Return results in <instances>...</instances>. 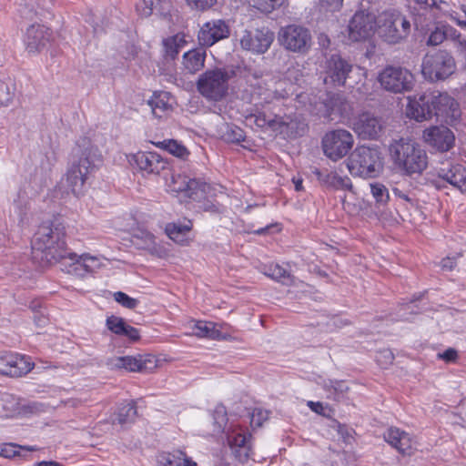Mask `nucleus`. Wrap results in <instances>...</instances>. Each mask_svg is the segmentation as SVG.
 I'll return each mask as SVG.
<instances>
[{
	"label": "nucleus",
	"instance_id": "obj_1",
	"mask_svg": "<svg viewBox=\"0 0 466 466\" xmlns=\"http://www.w3.org/2000/svg\"><path fill=\"white\" fill-rule=\"evenodd\" d=\"M101 161L97 147L88 137L80 138L73 150V160L57 185L58 190L62 195H82L89 175L97 168Z\"/></svg>",
	"mask_w": 466,
	"mask_h": 466
},
{
	"label": "nucleus",
	"instance_id": "obj_2",
	"mask_svg": "<svg viewBox=\"0 0 466 466\" xmlns=\"http://www.w3.org/2000/svg\"><path fill=\"white\" fill-rule=\"evenodd\" d=\"M389 150L395 167L403 175H421L428 167L429 157L426 150L412 139L401 137L393 140Z\"/></svg>",
	"mask_w": 466,
	"mask_h": 466
},
{
	"label": "nucleus",
	"instance_id": "obj_3",
	"mask_svg": "<svg viewBox=\"0 0 466 466\" xmlns=\"http://www.w3.org/2000/svg\"><path fill=\"white\" fill-rule=\"evenodd\" d=\"M32 250L35 258L46 264L66 258L64 229L49 223L40 225L32 239Z\"/></svg>",
	"mask_w": 466,
	"mask_h": 466
},
{
	"label": "nucleus",
	"instance_id": "obj_4",
	"mask_svg": "<svg viewBox=\"0 0 466 466\" xmlns=\"http://www.w3.org/2000/svg\"><path fill=\"white\" fill-rule=\"evenodd\" d=\"M411 25L402 13L387 10L377 15V34L387 44L397 45L408 38Z\"/></svg>",
	"mask_w": 466,
	"mask_h": 466
},
{
	"label": "nucleus",
	"instance_id": "obj_5",
	"mask_svg": "<svg viewBox=\"0 0 466 466\" xmlns=\"http://www.w3.org/2000/svg\"><path fill=\"white\" fill-rule=\"evenodd\" d=\"M347 167L352 176L370 178L381 173L383 162L377 148L360 146L350 155Z\"/></svg>",
	"mask_w": 466,
	"mask_h": 466
},
{
	"label": "nucleus",
	"instance_id": "obj_6",
	"mask_svg": "<svg viewBox=\"0 0 466 466\" xmlns=\"http://www.w3.org/2000/svg\"><path fill=\"white\" fill-rule=\"evenodd\" d=\"M246 121L250 125L254 124L258 127L269 129L289 137L302 136L306 128V125L303 122L290 116L268 115L260 111L248 116Z\"/></svg>",
	"mask_w": 466,
	"mask_h": 466
},
{
	"label": "nucleus",
	"instance_id": "obj_7",
	"mask_svg": "<svg viewBox=\"0 0 466 466\" xmlns=\"http://www.w3.org/2000/svg\"><path fill=\"white\" fill-rule=\"evenodd\" d=\"M380 87L390 94L398 95L412 91L415 86V76L406 67L387 66L377 76Z\"/></svg>",
	"mask_w": 466,
	"mask_h": 466
},
{
	"label": "nucleus",
	"instance_id": "obj_8",
	"mask_svg": "<svg viewBox=\"0 0 466 466\" xmlns=\"http://www.w3.org/2000/svg\"><path fill=\"white\" fill-rule=\"evenodd\" d=\"M230 76L223 68H215L205 71L197 81V89L209 101H220L228 90Z\"/></svg>",
	"mask_w": 466,
	"mask_h": 466
},
{
	"label": "nucleus",
	"instance_id": "obj_9",
	"mask_svg": "<svg viewBox=\"0 0 466 466\" xmlns=\"http://www.w3.org/2000/svg\"><path fill=\"white\" fill-rule=\"evenodd\" d=\"M456 69L453 56L445 50L426 55L422 61L421 73L430 81L444 80Z\"/></svg>",
	"mask_w": 466,
	"mask_h": 466
},
{
	"label": "nucleus",
	"instance_id": "obj_10",
	"mask_svg": "<svg viewBox=\"0 0 466 466\" xmlns=\"http://www.w3.org/2000/svg\"><path fill=\"white\" fill-rule=\"evenodd\" d=\"M311 34L302 25H289L279 29L278 41L286 50L306 54L311 46Z\"/></svg>",
	"mask_w": 466,
	"mask_h": 466
},
{
	"label": "nucleus",
	"instance_id": "obj_11",
	"mask_svg": "<svg viewBox=\"0 0 466 466\" xmlns=\"http://www.w3.org/2000/svg\"><path fill=\"white\" fill-rule=\"evenodd\" d=\"M354 145L352 134L342 128L334 129L325 134L322 138L324 155L332 161L344 157Z\"/></svg>",
	"mask_w": 466,
	"mask_h": 466
},
{
	"label": "nucleus",
	"instance_id": "obj_12",
	"mask_svg": "<svg viewBox=\"0 0 466 466\" xmlns=\"http://www.w3.org/2000/svg\"><path fill=\"white\" fill-rule=\"evenodd\" d=\"M54 40L52 30L44 24L30 25L24 35L25 49L30 54H38L46 49Z\"/></svg>",
	"mask_w": 466,
	"mask_h": 466
},
{
	"label": "nucleus",
	"instance_id": "obj_13",
	"mask_svg": "<svg viewBox=\"0 0 466 466\" xmlns=\"http://www.w3.org/2000/svg\"><path fill=\"white\" fill-rule=\"evenodd\" d=\"M423 141L432 149L444 153L455 145V135L444 125L431 126L423 130Z\"/></svg>",
	"mask_w": 466,
	"mask_h": 466
},
{
	"label": "nucleus",
	"instance_id": "obj_14",
	"mask_svg": "<svg viewBox=\"0 0 466 466\" xmlns=\"http://www.w3.org/2000/svg\"><path fill=\"white\" fill-rule=\"evenodd\" d=\"M354 66L339 55H332L326 62L324 83L333 86H344Z\"/></svg>",
	"mask_w": 466,
	"mask_h": 466
},
{
	"label": "nucleus",
	"instance_id": "obj_15",
	"mask_svg": "<svg viewBox=\"0 0 466 466\" xmlns=\"http://www.w3.org/2000/svg\"><path fill=\"white\" fill-rule=\"evenodd\" d=\"M348 29L350 40H365L377 32V15L365 11L356 12L349 23Z\"/></svg>",
	"mask_w": 466,
	"mask_h": 466
},
{
	"label": "nucleus",
	"instance_id": "obj_16",
	"mask_svg": "<svg viewBox=\"0 0 466 466\" xmlns=\"http://www.w3.org/2000/svg\"><path fill=\"white\" fill-rule=\"evenodd\" d=\"M274 35L268 29L244 30L239 36L244 50L255 54H264L270 47Z\"/></svg>",
	"mask_w": 466,
	"mask_h": 466
},
{
	"label": "nucleus",
	"instance_id": "obj_17",
	"mask_svg": "<svg viewBox=\"0 0 466 466\" xmlns=\"http://www.w3.org/2000/svg\"><path fill=\"white\" fill-rule=\"evenodd\" d=\"M433 116L454 125L461 117V112L458 102L447 93L433 94Z\"/></svg>",
	"mask_w": 466,
	"mask_h": 466
},
{
	"label": "nucleus",
	"instance_id": "obj_18",
	"mask_svg": "<svg viewBox=\"0 0 466 466\" xmlns=\"http://www.w3.org/2000/svg\"><path fill=\"white\" fill-rule=\"evenodd\" d=\"M34 364L28 357L13 352L0 353V373L11 377H21L27 374Z\"/></svg>",
	"mask_w": 466,
	"mask_h": 466
},
{
	"label": "nucleus",
	"instance_id": "obj_19",
	"mask_svg": "<svg viewBox=\"0 0 466 466\" xmlns=\"http://www.w3.org/2000/svg\"><path fill=\"white\" fill-rule=\"evenodd\" d=\"M167 187L173 192H185L191 198H201L209 186L200 180L181 174H172Z\"/></svg>",
	"mask_w": 466,
	"mask_h": 466
},
{
	"label": "nucleus",
	"instance_id": "obj_20",
	"mask_svg": "<svg viewBox=\"0 0 466 466\" xmlns=\"http://www.w3.org/2000/svg\"><path fill=\"white\" fill-rule=\"evenodd\" d=\"M229 34V26L224 20H212L201 26L198 34V40L201 46L209 47L217 42L228 38Z\"/></svg>",
	"mask_w": 466,
	"mask_h": 466
},
{
	"label": "nucleus",
	"instance_id": "obj_21",
	"mask_svg": "<svg viewBox=\"0 0 466 466\" xmlns=\"http://www.w3.org/2000/svg\"><path fill=\"white\" fill-rule=\"evenodd\" d=\"M432 100L433 94L409 96L406 106L407 116L419 122L431 118L433 116Z\"/></svg>",
	"mask_w": 466,
	"mask_h": 466
},
{
	"label": "nucleus",
	"instance_id": "obj_22",
	"mask_svg": "<svg viewBox=\"0 0 466 466\" xmlns=\"http://www.w3.org/2000/svg\"><path fill=\"white\" fill-rule=\"evenodd\" d=\"M110 365L127 371L143 372L153 370L156 367V361L150 355L123 356L111 359Z\"/></svg>",
	"mask_w": 466,
	"mask_h": 466
},
{
	"label": "nucleus",
	"instance_id": "obj_23",
	"mask_svg": "<svg viewBox=\"0 0 466 466\" xmlns=\"http://www.w3.org/2000/svg\"><path fill=\"white\" fill-rule=\"evenodd\" d=\"M353 130L363 139H376L382 130L381 120L370 113H362L354 121Z\"/></svg>",
	"mask_w": 466,
	"mask_h": 466
},
{
	"label": "nucleus",
	"instance_id": "obj_24",
	"mask_svg": "<svg viewBox=\"0 0 466 466\" xmlns=\"http://www.w3.org/2000/svg\"><path fill=\"white\" fill-rule=\"evenodd\" d=\"M132 160L137 168L146 174L158 175L167 167V162L155 152H137Z\"/></svg>",
	"mask_w": 466,
	"mask_h": 466
},
{
	"label": "nucleus",
	"instance_id": "obj_25",
	"mask_svg": "<svg viewBox=\"0 0 466 466\" xmlns=\"http://www.w3.org/2000/svg\"><path fill=\"white\" fill-rule=\"evenodd\" d=\"M33 412V407L22 403V400L10 393H4L0 398V415L6 418L25 416Z\"/></svg>",
	"mask_w": 466,
	"mask_h": 466
},
{
	"label": "nucleus",
	"instance_id": "obj_26",
	"mask_svg": "<svg viewBox=\"0 0 466 466\" xmlns=\"http://www.w3.org/2000/svg\"><path fill=\"white\" fill-rule=\"evenodd\" d=\"M383 438L385 441L402 454L410 455L415 443L408 432L396 427L389 428L383 433Z\"/></svg>",
	"mask_w": 466,
	"mask_h": 466
},
{
	"label": "nucleus",
	"instance_id": "obj_27",
	"mask_svg": "<svg viewBox=\"0 0 466 466\" xmlns=\"http://www.w3.org/2000/svg\"><path fill=\"white\" fill-rule=\"evenodd\" d=\"M441 178L449 182L453 187L463 191L466 187V168L461 164H451L447 167H441L438 171Z\"/></svg>",
	"mask_w": 466,
	"mask_h": 466
},
{
	"label": "nucleus",
	"instance_id": "obj_28",
	"mask_svg": "<svg viewBox=\"0 0 466 466\" xmlns=\"http://www.w3.org/2000/svg\"><path fill=\"white\" fill-rule=\"evenodd\" d=\"M249 437L250 435H246L242 431H233L228 436L235 457L241 462L246 461L250 455Z\"/></svg>",
	"mask_w": 466,
	"mask_h": 466
},
{
	"label": "nucleus",
	"instance_id": "obj_29",
	"mask_svg": "<svg viewBox=\"0 0 466 466\" xmlns=\"http://www.w3.org/2000/svg\"><path fill=\"white\" fill-rule=\"evenodd\" d=\"M174 98L168 92H155L148 100L152 113L156 117L161 118L173 109Z\"/></svg>",
	"mask_w": 466,
	"mask_h": 466
},
{
	"label": "nucleus",
	"instance_id": "obj_30",
	"mask_svg": "<svg viewBox=\"0 0 466 466\" xmlns=\"http://www.w3.org/2000/svg\"><path fill=\"white\" fill-rule=\"evenodd\" d=\"M207 52L203 48H195L183 55V67L189 74H196L205 66Z\"/></svg>",
	"mask_w": 466,
	"mask_h": 466
},
{
	"label": "nucleus",
	"instance_id": "obj_31",
	"mask_svg": "<svg viewBox=\"0 0 466 466\" xmlns=\"http://www.w3.org/2000/svg\"><path fill=\"white\" fill-rule=\"evenodd\" d=\"M192 333L199 338H208L211 339H226L227 335L218 329V324L211 321H196L192 326Z\"/></svg>",
	"mask_w": 466,
	"mask_h": 466
},
{
	"label": "nucleus",
	"instance_id": "obj_32",
	"mask_svg": "<svg viewBox=\"0 0 466 466\" xmlns=\"http://www.w3.org/2000/svg\"><path fill=\"white\" fill-rule=\"evenodd\" d=\"M158 464L159 466H197V463L182 451L160 455Z\"/></svg>",
	"mask_w": 466,
	"mask_h": 466
},
{
	"label": "nucleus",
	"instance_id": "obj_33",
	"mask_svg": "<svg viewBox=\"0 0 466 466\" xmlns=\"http://www.w3.org/2000/svg\"><path fill=\"white\" fill-rule=\"evenodd\" d=\"M263 273L267 277L284 285L289 286L294 282V277L279 264H269L264 266Z\"/></svg>",
	"mask_w": 466,
	"mask_h": 466
},
{
	"label": "nucleus",
	"instance_id": "obj_34",
	"mask_svg": "<svg viewBox=\"0 0 466 466\" xmlns=\"http://www.w3.org/2000/svg\"><path fill=\"white\" fill-rule=\"evenodd\" d=\"M154 145L183 160L187 159L189 156V151L187 147L174 139H164L162 141L154 142Z\"/></svg>",
	"mask_w": 466,
	"mask_h": 466
},
{
	"label": "nucleus",
	"instance_id": "obj_35",
	"mask_svg": "<svg viewBox=\"0 0 466 466\" xmlns=\"http://www.w3.org/2000/svg\"><path fill=\"white\" fill-rule=\"evenodd\" d=\"M137 416V410L136 402H125L118 407L116 420L120 425H126L134 422Z\"/></svg>",
	"mask_w": 466,
	"mask_h": 466
},
{
	"label": "nucleus",
	"instance_id": "obj_36",
	"mask_svg": "<svg viewBox=\"0 0 466 466\" xmlns=\"http://www.w3.org/2000/svg\"><path fill=\"white\" fill-rule=\"evenodd\" d=\"M191 229L190 222L188 224L170 223L166 226L167 235L176 242L183 241L184 237Z\"/></svg>",
	"mask_w": 466,
	"mask_h": 466
},
{
	"label": "nucleus",
	"instance_id": "obj_37",
	"mask_svg": "<svg viewBox=\"0 0 466 466\" xmlns=\"http://www.w3.org/2000/svg\"><path fill=\"white\" fill-rule=\"evenodd\" d=\"M323 388L327 392V398L339 401L343 398L344 392L348 390V387L343 381H325Z\"/></svg>",
	"mask_w": 466,
	"mask_h": 466
},
{
	"label": "nucleus",
	"instance_id": "obj_38",
	"mask_svg": "<svg viewBox=\"0 0 466 466\" xmlns=\"http://www.w3.org/2000/svg\"><path fill=\"white\" fill-rule=\"evenodd\" d=\"M36 449L34 446H20L13 443L5 444L0 448V456L5 458H14L21 456L22 451H33Z\"/></svg>",
	"mask_w": 466,
	"mask_h": 466
},
{
	"label": "nucleus",
	"instance_id": "obj_39",
	"mask_svg": "<svg viewBox=\"0 0 466 466\" xmlns=\"http://www.w3.org/2000/svg\"><path fill=\"white\" fill-rule=\"evenodd\" d=\"M66 258H69L71 263V269L70 272L79 276L84 277L86 274H88L87 271H86V268H84L83 263V255H77L76 253H71L66 251Z\"/></svg>",
	"mask_w": 466,
	"mask_h": 466
},
{
	"label": "nucleus",
	"instance_id": "obj_40",
	"mask_svg": "<svg viewBox=\"0 0 466 466\" xmlns=\"http://www.w3.org/2000/svg\"><path fill=\"white\" fill-rule=\"evenodd\" d=\"M370 192L374 199L378 204L384 205L390 198L388 188L381 183H371L370 184Z\"/></svg>",
	"mask_w": 466,
	"mask_h": 466
},
{
	"label": "nucleus",
	"instance_id": "obj_41",
	"mask_svg": "<svg viewBox=\"0 0 466 466\" xmlns=\"http://www.w3.org/2000/svg\"><path fill=\"white\" fill-rule=\"evenodd\" d=\"M248 2L251 6L263 13H270L276 7L280 6L283 0H248Z\"/></svg>",
	"mask_w": 466,
	"mask_h": 466
},
{
	"label": "nucleus",
	"instance_id": "obj_42",
	"mask_svg": "<svg viewBox=\"0 0 466 466\" xmlns=\"http://www.w3.org/2000/svg\"><path fill=\"white\" fill-rule=\"evenodd\" d=\"M52 0H35V15L40 16L41 19H48L52 16Z\"/></svg>",
	"mask_w": 466,
	"mask_h": 466
},
{
	"label": "nucleus",
	"instance_id": "obj_43",
	"mask_svg": "<svg viewBox=\"0 0 466 466\" xmlns=\"http://www.w3.org/2000/svg\"><path fill=\"white\" fill-rule=\"evenodd\" d=\"M444 40H446L445 27L444 25H441L436 26L435 29L431 32L427 45L432 46H439Z\"/></svg>",
	"mask_w": 466,
	"mask_h": 466
},
{
	"label": "nucleus",
	"instance_id": "obj_44",
	"mask_svg": "<svg viewBox=\"0 0 466 466\" xmlns=\"http://www.w3.org/2000/svg\"><path fill=\"white\" fill-rule=\"evenodd\" d=\"M127 323L122 318L111 316L106 319L107 329L116 335H122Z\"/></svg>",
	"mask_w": 466,
	"mask_h": 466
},
{
	"label": "nucleus",
	"instance_id": "obj_45",
	"mask_svg": "<svg viewBox=\"0 0 466 466\" xmlns=\"http://www.w3.org/2000/svg\"><path fill=\"white\" fill-rule=\"evenodd\" d=\"M224 139L232 143H239L244 141L245 135L241 128L238 127L227 126V131L223 136Z\"/></svg>",
	"mask_w": 466,
	"mask_h": 466
},
{
	"label": "nucleus",
	"instance_id": "obj_46",
	"mask_svg": "<svg viewBox=\"0 0 466 466\" xmlns=\"http://www.w3.org/2000/svg\"><path fill=\"white\" fill-rule=\"evenodd\" d=\"M14 97V88L8 83L0 81V105L7 106Z\"/></svg>",
	"mask_w": 466,
	"mask_h": 466
},
{
	"label": "nucleus",
	"instance_id": "obj_47",
	"mask_svg": "<svg viewBox=\"0 0 466 466\" xmlns=\"http://www.w3.org/2000/svg\"><path fill=\"white\" fill-rule=\"evenodd\" d=\"M134 237L137 239H140L143 243V248L147 249H154L156 247V238L155 236L147 231V230H139L137 233L134 235Z\"/></svg>",
	"mask_w": 466,
	"mask_h": 466
},
{
	"label": "nucleus",
	"instance_id": "obj_48",
	"mask_svg": "<svg viewBox=\"0 0 466 466\" xmlns=\"http://www.w3.org/2000/svg\"><path fill=\"white\" fill-rule=\"evenodd\" d=\"M114 299L116 302L121 304L123 307L133 309L137 308L138 305V300L136 299H133L127 295L126 293L122 291H117L114 293Z\"/></svg>",
	"mask_w": 466,
	"mask_h": 466
},
{
	"label": "nucleus",
	"instance_id": "obj_49",
	"mask_svg": "<svg viewBox=\"0 0 466 466\" xmlns=\"http://www.w3.org/2000/svg\"><path fill=\"white\" fill-rule=\"evenodd\" d=\"M83 255V263L84 268L87 273H94L98 268H100L102 263L99 258L91 256L89 254H82Z\"/></svg>",
	"mask_w": 466,
	"mask_h": 466
},
{
	"label": "nucleus",
	"instance_id": "obj_50",
	"mask_svg": "<svg viewBox=\"0 0 466 466\" xmlns=\"http://www.w3.org/2000/svg\"><path fill=\"white\" fill-rule=\"evenodd\" d=\"M268 418V411L260 408H255L250 415L252 426L260 427Z\"/></svg>",
	"mask_w": 466,
	"mask_h": 466
},
{
	"label": "nucleus",
	"instance_id": "obj_51",
	"mask_svg": "<svg viewBox=\"0 0 466 466\" xmlns=\"http://www.w3.org/2000/svg\"><path fill=\"white\" fill-rule=\"evenodd\" d=\"M165 53L167 56H169L171 59H174L178 52H179V46L177 43V37H168L163 41Z\"/></svg>",
	"mask_w": 466,
	"mask_h": 466
},
{
	"label": "nucleus",
	"instance_id": "obj_52",
	"mask_svg": "<svg viewBox=\"0 0 466 466\" xmlns=\"http://www.w3.org/2000/svg\"><path fill=\"white\" fill-rule=\"evenodd\" d=\"M313 173L317 177L318 180L321 184L325 185L328 187H331V186L333 184V181H334V178H335V177L337 175L336 173L329 172L327 169L326 170H319L318 168H316L313 171Z\"/></svg>",
	"mask_w": 466,
	"mask_h": 466
},
{
	"label": "nucleus",
	"instance_id": "obj_53",
	"mask_svg": "<svg viewBox=\"0 0 466 466\" xmlns=\"http://www.w3.org/2000/svg\"><path fill=\"white\" fill-rule=\"evenodd\" d=\"M331 188L352 191L353 186L349 177L336 175Z\"/></svg>",
	"mask_w": 466,
	"mask_h": 466
},
{
	"label": "nucleus",
	"instance_id": "obj_54",
	"mask_svg": "<svg viewBox=\"0 0 466 466\" xmlns=\"http://www.w3.org/2000/svg\"><path fill=\"white\" fill-rule=\"evenodd\" d=\"M446 39L451 40L453 43L454 48L459 45L460 42L465 41L466 39L458 32L455 28L450 25H444Z\"/></svg>",
	"mask_w": 466,
	"mask_h": 466
},
{
	"label": "nucleus",
	"instance_id": "obj_55",
	"mask_svg": "<svg viewBox=\"0 0 466 466\" xmlns=\"http://www.w3.org/2000/svg\"><path fill=\"white\" fill-rule=\"evenodd\" d=\"M187 5L197 10L204 11L211 8L217 0H186Z\"/></svg>",
	"mask_w": 466,
	"mask_h": 466
},
{
	"label": "nucleus",
	"instance_id": "obj_56",
	"mask_svg": "<svg viewBox=\"0 0 466 466\" xmlns=\"http://www.w3.org/2000/svg\"><path fill=\"white\" fill-rule=\"evenodd\" d=\"M394 360L392 352L389 350H383L378 352L376 360L380 366L391 364Z\"/></svg>",
	"mask_w": 466,
	"mask_h": 466
},
{
	"label": "nucleus",
	"instance_id": "obj_57",
	"mask_svg": "<svg viewBox=\"0 0 466 466\" xmlns=\"http://www.w3.org/2000/svg\"><path fill=\"white\" fill-rule=\"evenodd\" d=\"M415 9L425 12L438 7L436 0H415Z\"/></svg>",
	"mask_w": 466,
	"mask_h": 466
},
{
	"label": "nucleus",
	"instance_id": "obj_58",
	"mask_svg": "<svg viewBox=\"0 0 466 466\" xmlns=\"http://www.w3.org/2000/svg\"><path fill=\"white\" fill-rule=\"evenodd\" d=\"M19 199L15 201L16 212L20 216V222H24L27 210L29 209L28 202L26 200L20 199V196H18Z\"/></svg>",
	"mask_w": 466,
	"mask_h": 466
},
{
	"label": "nucleus",
	"instance_id": "obj_59",
	"mask_svg": "<svg viewBox=\"0 0 466 466\" xmlns=\"http://www.w3.org/2000/svg\"><path fill=\"white\" fill-rule=\"evenodd\" d=\"M319 2L322 7L330 12L339 11L343 4V0H319Z\"/></svg>",
	"mask_w": 466,
	"mask_h": 466
},
{
	"label": "nucleus",
	"instance_id": "obj_60",
	"mask_svg": "<svg viewBox=\"0 0 466 466\" xmlns=\"http://www.w3.org/2000/svg\"><path fill=\"white\" fill-rule=\"evenodd\" d=\"M438 358L445 360L446 362H454L458 358V353L456 350L449 348L442 353H439Z\"/></svg>",
	"mask_w": 466,
	"mask_h": 466
},
{
	"label": "nucleus",
	"instance_id": "obj_61",
	"mask_svg": "<svg viewBox=\"0 0 466 466\" xmlns=\"http://www.w3.org/2000/svg\"><path fill=\"white\" fill-rule=\"evenodd\" d=\"M258 95L262 100L261 103L266 104L271 103L273 99L279 98L280 96L277 92L269 89H265L264 91L258 93Z\"/></svg>",
	"mask_w": 466,
	"mask_h": 466
},
{
	"label": "nucleus",
	"instance_id": "obj_62",
	"mask_svg": "<svg viewBox=\"0 0 466 466\" xmlns=\"http://www.w3.org/2000/svg\"><path fill=\"white\" fill-rule=\"evenodd\" d=\"M215 423L218 425V431L222 430L226 423V412L222 407H218L215 410Z\"/></svg>",
	"mask_w": 466,
	"mask_h": 466
},
{
	"label": "nucleus",
	"instance_id": "obj_63",
	"mask_svg": "<svg viewBox=\"0 0 466 466\" xmlns=\"http://www.w3.org/2000/svg\"><path fill=\"white\" fill-rule=\"evenodd\" d=\"M121 336H126L131 340H137L139 339V331L137 329L127 324Z\"/></svg>",
	"mask_w": 466,
	"mask_h": 466
},
{
	"label": "nucleus",
	"instance_id": "obj_64",
	"mask_svg": "<svg viewBox=\"0 0 466 466\" xmlns=\"http://www.w3.org/2000/svg\"><path fill=\"white\" fill-rule=\"evenodd\" d=\"M441 267L443 270L451 271L456 267L455 258L447 257L441 262Z\"/></svg>",
	"mask_w": 466,
	"mask_h": 466
}]
</instances>
